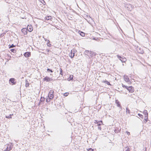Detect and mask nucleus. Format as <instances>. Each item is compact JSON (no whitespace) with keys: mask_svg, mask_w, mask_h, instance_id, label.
<instances>
[{"mask_svg":"<svg viewBox=\"0 0 151 151\" xmlns=\"http://www.w3.org/2000/svg\"><path fill=\"white\" fill-rule=\"evenodd\" d=\"M60 74L62 76H63V71L61 68H60Z\"/></svg>","mask_w":151,"mask_h":151,"instance_id":"24","label":"nucleus"},{"mask_svg":"<svg viewBox=\"0 0 151 151\" xmlns=\"http://www.w3.org/2000/svg\"><path fill=\"white\" fill-rule=\"evenodd\" d=\"M115 103L117 105V106L118 107H119L121 109H122V106L121 105L120 102L118 100H115Z\"/></svg>","mask_w":151,"mask_h":151,"instance_id":"10","label":"nucleus"},{"mask_svg":"<svg viewBox=\"0 0 151 151\" xmlns=\"http://www.w3.org/2000/svg\"><path fill=\"white\" fill-rule=\"evenodd\" d=\"M72 53H73V52L72 51H71L70 52V53L69 54V56H70V58H71V54L72 55Z\"/></svg>","mask_w":151,"mask_h":151,"instance_id":"40","label":"nucleus"},{"mask_svg":"<svg viewBox=\"0 0 151 151\" xmlns=\"http://www.w3.org/2000/svg\"><path fill=\"white\" fill-rule=\"evenodd\" d=\"M75 53L73 52L72 53V55L71 54V58H73L74 57V56L75 55Z\"/></svg>","mask_w":151,"mask_h":151,"instance_id":"29","label":"nucleus"},{"mask_svg":"<svg viewBox=\"0 0 151 151\" xmlns=\"http://www.w3.org/2000/svg\"><path fill=\"white\" fill-rule=\"evenodd\" d=\"M15 47V45H14L13 44H12L11 45H10L9 48H13Z\"/></svg>","mask_w":151,"mask_h":151,"instance_id":"27","label":"nucleus"},{"mask_svg":"<svg viewBox=\"0 0 151 151\" xmlns=\"http://www.w3.org/2000/svg\"><path fill=\"white\" fill-rule=\"evenodd\" d=\"M48 99H49V101H50L51 99H52L54 97L53 94H48Z\"/></svg>","mask_w":151,"mask_h":151,"instance_id":"13","label":"nucleus"},{"mask_svg":"<svg viewBox=\"0 0 151 151\" xmlns=\"http://www.w3.org/2000/svg\"><path fill=\"white\" fill-rule=\"evenodd\" d=\"M98 129H99L100 130H101V127L99 126L98 127Z\"/></svg>","mask_w":151,"mask_h":151,"instance_id":"43","label":"nucleus"},{"mask_svg":"<svg viewBox=\"0 0 151 151\" xmlns=\"http://www.w3.org/2000/svg\"><path fill=\"white\" fill-rule=\"evenodd\" d=\"M120 131V130H119L118 129L117 130L116 129H115L114 130V132L115 133H118Z\"/></svg>","mask_w":151,"mask_h":151,"instance_id":"23","label":"nucleus"},{"mask_svg":"<svg viewBox=\"0 0 151 151\" xmlns=\"http://www.w3.org/2000/svg\"><path fill=\"white\" fill-rule=\"evenodd\" d=\"M78 32L80 34V35L82 37H84L85 36V33L82 31L79 30Z\"/></svg>","mask_w":151,"mask_h":151,"instance_id":"15","label":"nucleus"},{"mask_svg":"<svg viewBox=\"0 0 151 151\" xmlns=\"http://www.w3.org/2000/svg\"><path fill=\"white\" fill-rule=\"evenodd\" d=\"M53 93H54V91L52 90H51L50 91L48 94H53Z\"/></svg>","mask_w":151,"mask_h":151,"instance_id":"28","label":"nucleus"},{"mask_svg":"<svg viewBox=\"0 0 151 151\" xmlns=\"http://www.w3.org/2000/svg\"><path fill=\"white\" fill-rule=\"evenodd\" d=\"M20 17L22 19H26V18H25V16H20Z\"/></svg>","mask_w":151,"mask_h":151,"instance_id":"36","label":"nucleus"},{"mask_svg":"<svg viewBox=\"0 0 151 151\" xmlns=\"http://www.w3.org/2000/svg\"><path fill=\"white\" fill-rule=\"evenodd\" d=\"M57 72H58V70H57Z\"/></svg>","mask_w":151,"mask_h":151,"instance_id":"53","label":"nucleus"},{"mask_svg":"<svg viewBox=\"0 0 151 151\" xmlns=\"http://www.w3.org/2000/svg\"><path fill=\"white\" fill-rule=\"evenodd\" d=\"M3 151H6L5 150H4Z\"/></svg>","mask_w":151,"mask_h":151,"instance_id":"51","label":"nucleus"},{"mask_svg":"<svg viewBox=\"0 0 151 151\" xmlns=\"http://www.w3.org/2000/svg\"><path fill=\"white\" fill-rule=\"evenodd\" d=\"M71 51L75 53V52H76V49H73L71 50Z\"/></svg>","mask_w":151,"mask_h":151,"instance_id":"35","label":"nucleus"},{"mask_svg":"<svg viewBox=\"0 0 151 151\" xmlns=\"http://www.w3.org/2000/svg\"><path fill=\"white\" fill-rule=\"evenodd\" d=\"M27 29L26 28H23L21 30V32L24 34V35H27Z\"/></svg>","mask_w":151,"mask_h":151,"instance_id":"9","label":"nucleus"},{"mask_svg":"<svg viewBox=\"0 0 151 151\" xmlns=\"http://www.w3.org/2000/svg\"><path fill=\"white\" fill-rule=\"evenodd\" d=\"M118 58L122 62H124L126 61V58L124 57H121L119 55H117Z\"/></svg>","mask_w":151,"mask_h":151,"instance_id":"4","label":"nucleus"},{"mask_svg":"<svg viewBox=\"0 0 151 151\" xmlns=\"http://www.w3.org/2000/svg\"><path fill=\"white\" fill-rule=\"evenodd\" d=\"M52 19H53V18L51 16H47L45 17L44 21L50 24L53 22L52 21Z\"/></svg>","mask_w":151,"mask_h":151,"instance_id":"1","label":"nucleus"},{"mask_svg":"<svg viewBox=\"0 0 151 151\" xmlns=\"http://www.w3.org/2000/svg\"><path fill=\"white\" fill-rule=\"evenodd\" d=\"M138 115L139 116V117H140L142 118V119H143V116L142 115L140 114H138Z\"/></svg>","mask_w":151,"mask_h":151,"instance_id":"33","label":"nucleus"},{"mask_svg":"<svg viewBox=\"0 0 151 151\" xmlns=\"http://www.w3.org/2000/svg\"><path fill=\"white\" fill-rule=\"evenodd\" d=\"M68 94L69 93H65L64 94V95L65 96H66L68 95Z\"/></svg>","mask_w":151,"mask_h":151,"instance_id":"38","label":"nucleus"},{"mask_svg":"<svg viewBox=\"0 0 151 151\" xmlns=\"http://www.w3.org/2000/svg\"><path fill=\"white\" fill-rule=\"evenodd\" d=\"M27 30L29 32H31L33 30V28L31 25H28L27 27Z\"/></svg>","mask_w":151,"mask_h":151,"instance_id":"3","label":"nucleus"},{"mask_svg":"<svg viewBox=\"0 0 151 151\" xmlns=\"http://www.w3.org/2000/svg\"><path fill=\"white\" fill-rule=\"evenodd\" d=\"M125 88H126L128 90L129 87L126 86Z\"/></svg>","mask_w":151,"mask_h":151,"instance_id":"46","label":"nucleus"},{"mask_svg":"<svg viewBox=\"0 0 151 151\" xmlns=\"http://www.w3.org/2000/svg\"><path fill=\"white\" fill-rule=\"evenodd\" d=\"M126 148H127V149L125 150V151H130L129 148V147H126Z\"/></svg>","mask_w":151,"mask_h":151,"instance_id":"39","label":"nucleus"},{"mask_svg":"<svg viewBox=\"0 0 151 151\" xmlns=\"http://www.w3.org/2000/svg\"><path fill=\"white\" fill-rule=\"evenodd\" d=\"M126 86L122 84V86L123 88H125Z\"/></svg>","mask_w":151,"mask_h":151,"instance_id":"47","label":"nucleus"},{"mask_svg":"<svg viewBox=\"0 0 151 151\" xmlns=\"http://www.w3.org/2000/svg\"><path fill=\"white\" fill-rule=\"evenodd\" d=\"M43 37L44 38V39L45 40V41H47V42H48V40H48L47 39L44 38V37Z\"/></svg>","mask_w":151,"mask_h":151,"instance_id":"42","label":"nucleus"},{"mask_svg":"<svg viewBox=\"0 0 151 151\" xmlns=\"http://www.w3.org/2000/svg\"><path fill=\"white\" fill-rule=\"evenodd\" d=\"M148 116H145V119L144 120V122H146L148 120Z\"/></svg>","mask_w":151,"mask_h":151,"instance_id":"20","label":"nucleus"},{"mask_svg":"<svg viewBox=\"0 0 151 151\" xmlns=\"http://www.w3.org/2000/svg\"><path fill=\"white\" fill-rule=\"evenodd\" d=\"M137 51L139 53L143 54L144 53L143 50L141 49L140 48H139V49H137Z\"/></svg>","mask_w":151,"mask_h":151,"instance_id":"14","label":"nucleus"},{"mask_svg":"<svg viewBox=\"0 0 151 151\" xmlns=\"http://www.w3.org/2000/svg\"><path fill=\"white\" fill-rule=\"evenodd\" d=\"M130 134V133L129 132H127V134L129 135V134Z\"/></svg>","mask_w":151,"mask_h":151,"instance_id":"49","label":"nucleus"},{"mask_svg":"<svg viewBox=\"0 0 151 151\" xmlns=\"http://www.w3.org/2000/svg\"><path fill=\"white\" fill-rule=\"evenodd\" d=\"M29 83L28 81L27 80H25V86L26 87H27L29 86Z\"/></svg>","mask_w":151,"mask_h":151,"instance_id":"19","label":"nucleus"},{"mask_svg":"<svg viewBox=\"0 0 151 151\" xmlns=\"http://www.w3.org/2000/svg\"><path fill=\"white\" fill-rule=\"evenodd\" d=\"M102 82L106 83V84H107L108 85H111V84H110V83L107 81L103 80L102 81Z\"/></svg>","mask_w":151,"mask_h":151,"instance_id":"18","label":"nucleus"},{"mask_svg":"<svg viewBox=\"0 0 151 151\" xmlns=\"http://www.w3.org/2000/svg\"><path fill=\"white\" fill-rule=\"evenodd\" d=\"M49 101V99H48V98H47L46 99V102H49L50 101Z\"/></svg>","mask_w":151,"mask_h":151,"instance_id":"44","label":"nucleus"},{"mask_svg":"<svg viewBox=\"0 0 151 151\" xmlns=\"http://www.w3.org/2000/svg\"><path fill=\"white\" fill-rule=\"evenodd\" d=\"M130 110L127 108H126V112L127 113H130Z\"/></svg>","mask_w":151,"mask_h":151,"instance_id":"34","label":"nucleus"},{"mask_svg":"<svg viewBox=\"0 0 151 151\" xmlns=\"http://www.w3.org/2000/svg\"><path fill=\"white\" fill-rule=\"evenodd\" d=\"M5 150H6V151H9V148H8V146H7L6 148V149H5Z\"/></svg>","mask_w":151,"mask_h":151,"instance_id":"41","label":"nucleus"},{"mask_svg":"<svg viewBox=\"0 0 151 151\" xmlns=\"http://www.w3.org/2000/svg\"><path fill=\"white\" fill-rule=\"evenodd\" d=\"M88 151H94L93 149H92L91 148H90L88 149H87Z\"/></svg>","mask_w":151,"mask_h":151,"instance_id":"31","label":"nucleus"},{"mask_svg":"<svg viewBox=\"0 0 151 151\" xmlns=\"http://www.w3.org/2000/svg\"><path fill=\"white\" fill-rule=\"evenodd\" d=\"M93 39H94V40H95V38H93Z\"/></svg>","mask_w":151,"mask_h":151,"instance_id":"52","label":"nucleus"},{"mask_svg":"<svg viewBox=\"0 0 151 151\" xmlns=\"http://www.w3.org/2000/svg\"><path fill=\"white\" fill-rule=\"evenodd\" d=\"M43 1V3H42L43 4L45 5V4H46L44 0H42Z\"/></svg>","mask_w":151,"mask_h":151,"instance_id":"48","label":"nucleus"},{"mask_svg":"<svg viewBox=\"0 0 151 151\" xmlns=\"http://www.w3.org/2000/svg\"><path fill=\"white\" fill-rule=\"evenodd\" d=\"M126 7L128 9V10L131 11L132 9V6L131 4H127L126 5Z\"/></svg>","mask_w":151,"mask_h":151,"instance_id":"12","label":"nucleus"},{"mask_svg":"<svg viewBox=\"0 0 151 151\" xmlns=\"http://www.w3.org/2000/svg\"><path fill=\"white\" fill-rule=\"evenodd\" d=\"M47 70L48 72H50L51 73H52L53 71L51 69L49 68H47Z\"/></svg>","mask_w":151,"mask_h":151,"instance_id":"30","label":"nucleus"},{"mask_svg":"<svg viewBox=\"0 0 151 151\" xmlns=\"http://www.w3.org/2000/svg\"><path fill=\"white\" fill-rule=\"evenodd\" d=\"M94 123L97 124V125L99 126H100L101 125L103 124V122L102 121H97L96 120H94Z\"/></svg>","mask_w":151,"mask_h":151,"instance_id":"5","label":"nucleus"},{"mask_svg":"<svg viewBox=\"0 0 151 151\" xmlns=\"http://www.w3.org/2000/svg\"><path fill=\"white\" fill-rule=\"evenodd\" d=\"M124 80L127 82H128L129 81V79L128 77V76L126 75L124 76Z\"/></svg>","mask_w":151,"mask_h":151,"instance_id":"11","label":"nucleus"},{"mask_svg":"<svg viewBox=\"0 0 151 151\" xmlns=\"http://www.w3.org/2000/svg\"><path fill=\"white\" fill-rule=\"evenodd\" d=\"M143 114H144L145 116H148V113L147 110H145L143 111Z\"/></svg>","mask_w":151,"mask_h":151,"instance_id":"17","label":"nucleus"},{"mask_svg":"<svg viewBox=\"0 0 151 151\" xmlns=\"http://www.w3.org/2000/svg\"><path fill=\"white\" fill-rule=\"evenodd\" d=\"M22 14H23V15H24V14H25V13H24V12H23V13H22Z\"/></svg>","mask_w":151,"mask_h":151,"instance_id":"50","label":"nucleus"},{"mask_svg":"<svg viewBox=\"0 0 151 151\" xmlns=\"http://www.w3.org/2000/svg\"><path fill=\"white\" fill-rule=\"evenodd\" d=\"M45 100V98L44 97L42 98V97H41L40 100V102H43Z\"/></svg>","mask_w":151,"mask_h":151,"instance_id":"22","label":"nucleus"},{"mask_svg":"<svg viewBox=\"0 0 151 151\" xmlns=\"http://www.w3.org/2000/svg\"><path fill=\"white\" fill-rule=\"evenodd\" d=\"M128 90L129 92L131 93H132L134 91V88L132 86H130L129 87Z\"/></svg>","mask_w":151,"mask_h":151,"instance_id":"7","label":"nucleus"},{"mask_svg":"<svg viewBox=\"0 0 151 151\" xmlns=\"http://www.w3.org/2000/svg\"><path fill=\"white\" fill-rule=\"evenodd\" d=\"M73 75H70L69 77L68 78V80L70 81L71 80H73Z\"/></svg>","mask_w":151,"mask_h":151,"instance_id":"16","label":"nucleus"},{"mask_svg":"<svg viewBox=\"0 0 151 151\" xmlns=\"http://www.w3.org/2000/svg\"><path fill=\"white\" fill-rule=\"evenodd\" d=\"M9 82L12 83V85H15L16 83V81L14 78H12L9 79Z\"/></svg>","mask_w":151,"mask_h":151,"instance_id":"2","label":"nucleus"},{"mask_svg":"<svg viewBox=\"0 0 151 151\" xmlns=\"http://www.w3.org/2000/svg\"><path fill=\"white\" fill-rule=\"evenodd\" d=\"M89 51L88 50H86L85 51V53L86 55H87L89 53Z\"/></svg>","mask_w":151,"mask_h":151,"instance_id":"32","label":"nucleus"},{"mask_svg":"<svg viewBox=\"0 0 151 151\" xmlns=\"http://www.w3.org/2000/svg\"><path fill=\"white\" fill-rule=\"evenodd\" d=\"M52 79L50 78L49 77L47 76L44 78V81L46 82H49L52 81Z\"/></svg>","mask_w":151,"mask_h":151,"instance_id":"8","label":"nucleus"},{"mask_svg":"<svg viewBox=\"0 0 151 151\" xmlns=\"http://www.w3.org/2000/svg\"><path fill=\"white\" fill-rule=\"evenodd\" d=\"M8 148H9V151L11 150H12V147L11 146V145H10L9 147H8Z\"/></svg>","mask_w":151,"mask_h":151,"instance_id":"37","label":"nucleus"},{"mask_svg":"<svg viewBox=\"0 0 151 151\" xmlns=\"http://www.w3.org/2000/svg\"><path fill=\"white\" fill-rule=\"evenodd\" d=\"M12 115H13V114H10L9 116H6V118H8V119L11 118H12V117H11Z\"/></svg>","mask_w":151,"mask_h":151,"instance_id":"25","label":"nucleus"},{"mask_svg":"<svg viewBox=\"0 0 151 151\" xmlns=\"http://www.w3.org/2000/svg\"><path fill=\"white\" fill-rule=\"evenodd\" d=\"M10 51L14 53H16V50L15 49H12L10 50Z\"/></svg>","mask_w":151,"mask_h":151,"instance_id":"21","label":"nucleus"},{"mask_svg":"<svg viewBox=\"0 0 151 151\" xmlns=\"http://www.w3.org/2000/svg\"><path fill=\"white\" fill-rule=\"evenodd\" d=\"M24 55L26 58L29 57L31 56V52H26L24 53Z\"/></svg>","mask_w":151,"mask_h":151,"instance_id":"6","label":"nucleus"},{"mask_svg":"<svg viewBox=\"0 0 151 151\" xmlns=\"http://www.w3.org/2000/svg\"><path fill=\"white\" fill-rule=\"evenodd\" d=\"M47 45L49 47H50L51 46V45L50 43V41L49 40H48V42H47Z\"/></svg>","mask_w":151,"mask_h":151,"instance_id":"26","label":"nucleus"},{"mask_svg":"<svg viewBox=\"0 0 151 151\" xmlns=\"http://www.w3.org/2000/svg\"><path fill=\"white\" fill-rule=\"evenodd\" d=\"M46 51L48 52H49L50 51V50L49 49H46Z\"/></svg>","mask_w":151,"mask_h":151,"instance_id":"45","label":"nucleus"}]
</instances>
